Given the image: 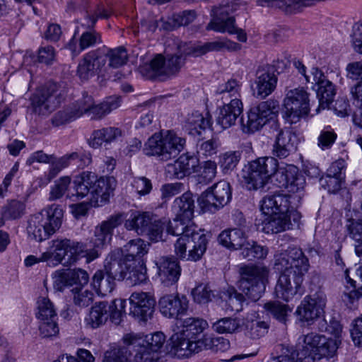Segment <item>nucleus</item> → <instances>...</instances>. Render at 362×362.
<instances>
[{
    "instance_id": "nucleus-1",
    "label": "nucleus",
    "mask_w": 362,
    "mask_h": 362,
    "mask_svg": "<svg viewBox=\"0 0 362 362\" xmlns=\"http://www.w3.org/2000/svg\"><path fill=\"white\" fill-rule=\"evenodd\" d=\"M208 327L206 320L197 317H189L183 320L181 329L172 335L171 353L179 358H187L193 354L204 349L217 351L221 343H225L222 338H211L199 336ZM228 344V341H226Z\"/></svg>"
},
{
    "instance_id": "nucleus-2",
    "label": "nucleus",
    "mask_w": 362,
    "mask_h": 362,
    "mask_svg": "<svg viewBox=\"0 0 362 362\" xmlns=\"http://www.w3.org/2000/svg\"><path fill=\"white\" fill-rule=\"evenodd\" d=\"M168 233L180 236L175 243V253L182 259L197 262L206 252L208 240L205 234L195 232L189 225L190 221L176 217L164 221Z\"/></svg>"
},
{
    "instance_id": "nucleus-3",
    "label": "nucleus",
    "mask_w": 362,
    "mask_h": 362,
    "mask_svg": "<svg viewBox=\"0 0 362 362\" xmlns=\"http://www.w3.org/2000/svg\"><path fill=\"white\" fill-rule=\"evenodd\" d=\"M124 343L134 352L136 362H158L163 356L165 336L163 332L139 337L129 334L124 337Z\"/></svg>"
},
{
    "instance_id": "nucleus-4",
    "label": "nucleus",
    "mask_w": 362,
    "mask_h": 362,
    "mask_svg": "<svg viewBox=\"0 0 362 362\" xmlns=\"http://www.w3.org/2000/svg\"><path fill=\"white\" fill-rule=\"evenodd\" d=\"M63 214L59 205L52 204L41 212L31 216L27 226L28 237L37 242L47 239L60 228Z\"/></svg>"
},
{
    "instance_id": "nucleus-5",
    "label": "nucleus",
    "mask_w": 362,
    "mask_h": 362,
    "mask_svg": "<svg viewBox=\"0 0 362 362\" xmlns=\"http://www.w3.org/2000/svg\"><path fill=\"white\" fill-rule=\"evenodd\" d=\"M185 139L173 130L161 131L154 134L145 144V154L158 157L160 160H168L175 158L184 149Z\"/></svg>"
},
{
    "instance_id": "nucleus-6",
    "label": "nucleus",
    "mask_w": 362,
    "mask_h": 362,
    "mask_svg": "<svg viewBox=\"0 0 362 362\" xmlns=\"http://www.w3.org/2000/svg\"><path fill=\"white\" fill-rule=\"evenodd\" d=\"M279 163L274 157H262L250 162L242 170L243 182L249 190L263 187L268 180H275Z\"/></svg>"
},
{
    "instance_id": "nucleus-7",
    "label": "nucleus",
    "mask_w": 362,
    "mask_h": 362,
    "mask_svg": "<svg viewBox=\"0 0 362 362\" xmlns=\"http://www.w3.org/2000/svg\"><path fill=\"white\" fill-rule=\"evenodd\" d=\"M294 66L304 77L306 83L311 84L313 89H315V86H317L316 92L319 105L316 112L328 108L336 94L334 85L327 79L322 71L317 66L312 67L310 75L307 74L306 67L301 62H295Z\"/></svg>"
},
{
    "instance_id": "nucleus-8",
    "label": "nucleus",
    "mask_w": 362,
    "mask_h": 362,
    "mask_svg": "<svg viewBox=\"0 0 362 362\" xmlns=\"http://www.w3.org/2000/svg\"><path fill=\"white\" fill-rule=\"evenodd\" d=\"M51 252L45 255L49 262L56 267L74 265L85 256V245L69 238H57L49 243Z\"/></svg>"
},
{
    "instance_id": "nucleus-9",
    "label": "nucleus",
    "mask_w": 362,
    "mask_h": 362,
    "mask_svg": "<svg viewBox=\"0 0 362 362\" xmlns=\"http://www.w3.org/2000/svg\"><path fill=\"white\" fill-rule=\"evenodd\" d=\"M275 181L279 187H284L292 200V207H298L305 194V179L293 165L283 164L279 166Z\"/></svg>"
},
{
    "instance_id": "nucleus-10",
    "label": "nucleus",
    "mask_w": 362,
    "mask_h": 362,
    "mask_svg": "<svg viewBox=\"0 0 362 362\" xmlns=\"http://www.w3.org/2000/svg\"><path fill=\"white\" fill-rule=\"evenodd\" d=\"M165 222L150 212L135 211L124 222V227L139 235H146L152 241L162 240Z\"/></svg>"
},
{
    "instance_id": "nucleus-11",
    "label": "nucleus",
    "mask_w": 362,
    "mask_h": 362,
    "mask_svg": "<svg viewBox=\"0 0 362 362\" xmlns=\"http://www.w3.org/2000/svg\"><path fill=\"white\" fill-rule=\"evenodd\" d=\"M269 270L262 266H245L240 269V289L251 300H257L265 290Z\"/></svg>"
},
{
    "instance_id": "nucleus-12",
    "label": "nucleus",
    "mask_w": 362,
    "mask_h": 362,
    "mask_svg": "<svg viewBox=\"0 0 362 362\" xmlns=\"http://www.w3.org/2000/svg\"><path fill=\"white\" fill-rule=\"evenodd\" d=\"M283 106L284 118L291 124H296L309 114V94L303 88L289 90L284 99Z\"/></svg>"
},
{
    "instance_id": "nucleus-13",
    "label": "nucleus",
    "mask_w": 362,
    "mask_h": 362,
    "mask_svg": "<svg viewBox=\"0 0 362 362\" xmlns=\"http://www.w3.org/2000/svg\"><path fill=\"white\" fill-rule=\"evenodd\" d=\"M230 184L224 180L216 183L198 198V204L204 212L214 213L223 208L231 199Z\"/></svg>"
},
{
    "instance_id": "nucleus-14",
    "label": "nucleus",
    "mask_w": 362,
    "mask_h": 362,
    "mask_svg": "<svg viewBox=\"0 0 362 362\" xmlns=\"http://www.w3.org/2000/svg\"><path fill=\"white\" fill-rule=\"evenodd\" d=\"M177 49L185 56L197 57L202 56L209 52H221L228 50L230 52L238 51L241 45L227 39L217 40L205 43L182 42L179 40L175 41Z\"/></svg>"
},
{
    "instance_id": "nucleus-15",
    "label": "nucleus",
    "mask_w": 362,
    "mask_h": 362,
    "mask_svg": "<svg viewBox=\"0 0 362 362\" xmlns=\"http://www.w3.org/2000/svg\"><path fill=\"white\" fill-rule=\"evenodd\" d=\"M279 110V102L269 99L261 102L248 112L247 121L243 126L247 133H253L262 129L269 120L276 117Z\"/></svg>"
},
{
    "instance_id": "nucleus-16",
    "label": "nucleus",
    "mask_w": 362,
    "mask_h": 362,
    "mask_svg": "<svg viewBox=\"0 0 362 362\" xmlns=\"http://www.w3.org/2000/svg\"><path fill=\"white\" fill-rule=\"evenodd\" d=\"M274 259V268L281 274H305L310 266L308 259L302 250L296 247L277 253Z\"/></svg>"
},
{
    "instance_id": "nucleus-17",
    "label": "nucleus",
    "mask_w": 362,
    "mask_h": 362,
    "mask_svg": "<svg viewBox=\"0 0 362 362\" xmlns=\"http://www.w3.org/2000/svg\"><path fill=\"white\" fill-rule=\"evenodd\" d=\"M61 92L56 83H50L37 90L31 99L33 112L39 115H47L61 103Z\"/></svg>"
},
{
    "instance_id": "nucleus-18",
    "label": "nucleus",
    "mask_w": 362,
    "mask_h": 362,
    "mask_svg": "<svg viewBox=\"0 0 362 362\" xmlns=\"http://www.w3.org/2000/svg\"><path fill=\"white\" fill-rule=\"evenodd\" d=\"M326 296L318 292L306 296L298 307L296 313L301 321L311 324L324 312Z\"/></svg>"
},
{
    "instance_id": "nucleus-19",
    "label": "nucleus",
    "mask_w": 362,
    "mask_h": 362,
    "mask_svg": "<svg viewBox=\"0 0 362 362\" xmlns=\"http://www.w3.org/2000/svg\"><path fill=\"white\" fill-rule=\"evenodd\" d=\"M199 169V158L196 156L185 153L181 155L174 163H168L165 172L166 177L170 179H182L198 173Z\"/></svg>"
},
{
    "instance_id": "nucleus-20",
    "label": "nucleus",
    "mask_w": 362,
    "mask_h": 362,
    "mask_svg": "<svg viewBox=\"0 0 362 362\" xmlns=\"http://www.w3.org/2000/svg\"><path fill=\"white\" fill-rule=\"evenodd\" d=\"M130 313L139 321L146 322L151 317L156 300L150 293L134 292L130 296Z\"/></svg>"
},
{
    "instance_id": "nucleus-21",
    "label": "nucleus",
    "mask_w": 362,
    "mask_h": 362,
    "mask_svg": "<svg viewBox=\"0 0 362 362\" xmlns=\"http://www.w3.org/2000/svg\"><path fill=\"white\" fill-rule=\"evenodd\" d=\"M304 275L305 274H296L295 272L293 274L286 272L282 273L274 288L275 296L285 301L292 299L300 292Z\"/></svg>"
},
{
    "instance_id": "nucleus-22",
    "label": "nucleus",
    "mask_w": 362,
    "mask_h": 362,
    "mask_svg": "<svg viewBox=\"0 0 362 362\" xmlns=\"http://www.w3.org/2000/svg\"><path fill=\"white\" fill-rule=\"evenodd\" d=\"M158 307L163 315L168 318H178L185 314L188 309V300L184 296L165 294L158 300Z\"/></svg>"
},
{
    "instance_id": "nucleus-23",
    "label": "nucleus",
    "mask_w": 362,
    "mask_h": 362,
    "mask_svg": "<svg viewBox=\"0 0 362 362\" xmlns=\"http://www.w3.org/2000/svg\"><path fill=\"white\" fill-rule=\"evenodd\" d=\"M156 264L161 284L170 286L177 282L181 274V267L175 258L161 257L156 261Z\"/></svg>"
},
{
    "instance_id": "nucleus-24",
    "label": "nucleus",
    "mask_w": 362,
    "mask_h": 362,
    "mask_svg": "<svg viewBox=\"0 0 362 362\" xmlns=\"http://www.w3.org/2000/svg\"><path fill=\"white\" fill-rule=\"evenodd\" d=\"M276 83L277 77L273 67L265 66L259 68L256 72L255 87L253 88L254 95L257 98H266L274 90Z\"/></svg>"
},
{
    "instance_id": "nucleus-25",
    "label": "nucleus",
    "mask_w": 362,
    "mask_h": 362,
    "mask_svg": "<svg viewBox=\"0 0 362 362\" xmlns=\"http://www.w3.org/2000/svg\"><path fill=\"white\" fill-rule=\"evenodd\" d=\"M115 186L116 181L113 177H97L90 191V205L97 207L105 204L113 193Z\"/></svg>"
},
{
    "instance_id": "nucleus-26",
    "label": "nucleus",
    "mask_w": 362,
    "mask_h": 362,
    "mask_svg": "<svg viewBox=\"0 0 362 362\" xmlns=\"http://www.w3.org/2000/svg\"><path fill=\"white\" fill-rule=\"evenodd\" d=\"M297 135L289 129H281L273 144L272 154L280 159L287 158L296 149Z\"/></svg>"
},
{
    "instance_id": "nucleus-27",
    "label": "nucleus",
    "mask_w": 362,
    "mask_h": 362,
    "mask_svg": "<svg viewBox=\"0 0 362 362\" xmlns=\"http://www.w3.org/2000/svg\"><path fill=\"white\" fill-rule=\"evenodd\" d=\"M150 244L145 240L137 238L129 241L122 248H117L121 251L122 257L128 265L134 267L136 264H142L143 257L149 250Z\"/></svg>"
},
{
    "instance_id": "nucleus-28",
    "label": "nucleus",
    "mask_w": 362,
    "mask_h": 362,
    "mask_svg": "<svg viewBox=\"0 0 362 362\" xmlns=\"http://www.w3.org/2000/svg\"><path fill=\"white\" fill-rule=\"evenodd\" d=\"M123 218V214H114L95 228L93 240L95 247H102L110 242L113 230L122 223Z\"/></svg>"
},
{
    "instance_id": "nucleus-29",
    "label": "nucleus",
    "mask_w": 362,
    "mask_h": 362,
    "mask_svg": "<svg viewBox=\"0 0 362 362\" xmlns=\"http://www.w3.org/2000/svg\"><path fill=\"white\" fill-rule=\"evenodd\" d=\"M131 267L124 259L122 252L116 249L108 255L105 262V274L115 280L124 279Z\"/></svg>"
},
{
    "instance_id": "nucleus-30",
    "label": "nucleus",
    "mask_w": 362,
    "mask_h": 362,
    "mask_svg": "<svg viewBox=\"0 0 362 362\" xmlns=\"http://www.w3.org/2000/svg\"><path fill=\"white\" fill-rule=\"evenodd\" d=\"M291 199L287 194L268 195L261 201L260 209L264 214L287 213L292 207Z\"/></svg>"
},
{
    "instance_id": "nucleus-31",
    "label": "nucleus",
    "mask_w": 362,
    "mask_h": 362,
    "mask_svg": "<svg viewBox=\"0 0 362 362\" xmlns=\"http://www.w3.org/2000/svg\"><path fill=\"white\" fill-rule=\"evenodd\" d=\"M243 105L242 102L234 101L232 103H228L219 109L216 117V123L222 129H228L235 124L238 117L243 112Z\"/></svg>"
},
{
    "instance_id": "nucleus-32",
    "label": "nucleus",
    "mask_w": 362,
    "mask_h": 362,
    "mask_svg": "<svg viewBox=\"0 0 362 362\" xmlns=\"http://www.w3.org/2000/svg\"><path fill=\"white\" fill-rule=\"evenodd\" d=\"M105 64V60L98 57L95 52H90L85 54L79 62L77 69V75L81 81H88L93 77L101 65Z\"/></svg>"
},
{
    "instance_id": "nucleus-33",
    "label": "nucleus",
    "mask_w": 362,
    "mask_h": 362,
    "mask_svg": "<svg viewBox=\"0 0 362 362\" xmlns=\"http://www.w3.org/2000/svg\"><path fill=\"white\" fill-rule=\"evenodd\" d=\"M211 126V117L206 112L201 113L194 111L186 118L185 128L192 136H199Z\"/></svg>"
},
{
    "instance_id": "nucleus-34",
    "label": "nucleus",
    "mask_w": 362,
    "mask_h": 362,
    "mask_svg": "<svg viewBox=\"0 0 362 362\" xmlns=\"http://www.w3.org/2000/svg\"><path fill=\"white\" fill-rule=\"evenodd\" d=\"M247 2L243 0H233L221 4L218 6H214L211 11L212 19L210 22L219 21L226 22L227 18L238 11H243L247 8Z\"/></svg>"
},
{
    "instance_id": "nucleus-35",
    "label": "nucleus",
    "mask_w": 362,
    "mask_h": 362,
    "mask_svg": "<svg viewBox=\"0 0 362 362\" xmlns=\"http://www.w3.org/2000/svg\"><path fill=\"white\" fill-rule=\"evenodd\" d=\"M267 217L262 221V230L266 233H278L291 228L287 213L264 214Z\"/></svg>"
},
{
    "instance_id": "nucleus-36",
    "label": "nucleus",
    "mask_w": 362,
    "mask_h": 362,
    "mask_svg": "<svg viewBox=\"0 0 362 362\" xmlns=\"http://www.w3.org/2000/svg\"><path fill=\"white\" fill-rule=\"evenodd\" d=\"M243 83L240 80L231 78L217 88L216 93L221 96L224 103L234 101H241V90Z\"/></svg>"
},
{
    "instance_id": "nucleus-37",
    "label": "nucleus",
    "mask_w": 362,
    "mask_h": 362,
    "mask_svg": "<svg viewBox=\"0 0 362 362\" xmlns=\"http://www.w3.org/2000/svg\"><path fill=\"white\" fill-rule=\"evenodd\" d=\"M122 136V131L117 127H105L95 130L92 133L88 144L93 148L100 147L103 144H108Z\"/></svg>"
},
{
    "instance_id": "nucleus-38",
    "label": "nucleus",
    "mask_w": 362,
    "mask_h": 362,
    "mask_svg": "<svg viewBox=\"0 0 362 362\" xmlns=\"http://www.w3.org/2000/svg\"><path fill=\"white\" fill-rule=\"evenodd\" d=\"M101 42L100 35L93 30L84 32L81 35L78 45L75 39L72 38L68 44V47L74 56H77L83 50L100 44Z\"/></svg>"
},
{
    "instance_id": "nucleus-39",
    "label": "nucleus",
    "mask_w": 362,
    "mask_h": 362,
    "mask_svg": "<svg viewBox=\"0 0 362 362\" xmlns=\"http://www.w3.org/2000/svg\"><path fill=\"white\" fill-rule=\"evenodd\" d=\"M218 242L223 246L238 250L246 242L245 233L240 228L224 230L218 235Z\"/></svg>"
},
{
    "instance_id": "nucleus-40",
    "label": "nucleus",
    "mask_w": 362,
    "mask_h": 362,
    "mask_svg": "<svg viewBox=\"0 0 362 362\" xmlns=\"http://www.w3.org/2000/svg\"><path fill=\"white\" fill-rule=\"evenodd\" d=\"M194 201L192 194L184 193L181 197L175 199L173 209L177 216L183 220L191 221L193 218Z\"/></svg>"
},
{
    "instance_id": "nucleus-41",
    "label": "nucleus",
    "mask_w": 362,
    "mask_h": 362,
    "mask_svg": "<svg viewBox=\"0 0 362 362\" xmlns=\"http://www.w3.org/2000/svg\"><path fill=\"white\" fill-rule=\"evenodd\" d=\"M107 310L108 303L107 302L103 301L95 303L85 318L86 325L93 329L99 327L109 317Z\"/></svg>"
},
{
    "instance_id": "nucleus-42",
    "label": "nucleus",
    "mask_w": 362,
    "mask_h": 362,
    "mask_svg": "<svg viewBox=\"0 0 362 362\" xmlns=\"http://www.w3.org/2000/svg\"><path fill=\"white\" fill-rule=\"evenodd\" d=\"M88 280V273L83 269H78L57 277L54 284L58 289L62 290L64 287L71 286L73 284H86Z\"/></svg>"
},
{
    "instance_id": "nucleus-43",
    "label": "nucleus",
    "mask_w": 362,
    "mask_h": 362,
    "mask_svg": "<svg viewBox=\"0 0 362 362\" xmlns=\"http://www.w3.org/2000/svg\"><path fill=\"white\" fill-rule=\"evenodd\" d=\"M78 102L82 115L86 114L91 119H100L108 114L103 102L95 105L92 96L88 94L83 95V98Z\"/></svg>"
},
{
    "instance_id": "nucleus-44",
    "label": "nucleus",
    "mask_w": 362,
    "mask_h": 362,
    "mask_svg": "<svg viewBox=\"0 0 362 362\" xmlns=\"http://www.w3.org/2000/svg\"><path fill=\"white\" fill-rule=\"evenodd\" d=\"M97 175L95 173L85 171L77 176L74 181V190L76 197L78 199H83L87 196L92 189V186L96 181Z\"/></svg>"
},
{
    "instance_id": "nucleus-45",
    "label": "nucleus",
    "mask_w": 362,
    "mask_h": 362,
    "mask_svg": "<svg viewBox=\"0 0 362 362\" xmlns=\"http://www.w3.org/2000/svg\"><path fill=\"white\" fill-rule=\"evenodd\" d=\"M235 20L234 17H228L226 18V22L221 23L219 21L210 22L207 25V29L213 30L220 33H228L229 34H236L237 38L242 42L247 41V35L242 30L236 28L235 24Z\"/></svg>"
},
{
    "instance_id": "nucleus-46",
    "label": "nucleus",
    "mask_w": 362,
    "mask_h": 362,
    "mask_svg": "<svg viewBox=\"0 0 362 362\" xmlns=\"http://www.w3.org/2000/svg\"><path fill=\"white\" fill-rule=\"evenodd\" d=\"M325 341V336L316 332L302 334L298 339V349L302 356H310L315 346Z\"/></svg>"
},
{
    "instance_id": "nucleus-47",
    "label": "nucleus",
    "mask_w": 362,
    "mask_h": 362,
    "mask_svg": "<svg viewBox=\"0 0 362 362\" xmlns=\"http://www.w3.org/2000/svg\"><path fill=\"white\" fill-rule=\"evenodd\" d=\"M82 116L78 100L71 106L57 112L52 118V123L56 127L72 122Z\"/></svg>"
},
{
    "instance_id": "nucleus-48",
    "label": "nucleus",
    "mask_w": 362,
    "mask_h": 362,
    "mask_svg": "<svg viewBox=\"0 0 362 362\" xmlns=\"http://www.w3.org/2000/svg\"><path fill=\"white\" fill-rule=\"evenodd\" d=\"M115 279L102 270L97 271L93 276L92 286L98 294L107 296L110 293L115 286Z\"/></svg>"
},
{
    "instance_id": "nucleus-49",
    "label": "nucleus",
    "mask_w": 362,
    "mask_h": 362,
    "mask_svg": "<svg viewBox=\"0 0 362 362\" xmlns=\"http://www.w3.org/2000/svg\"><path fill=\"white\" fill-rule=\"evenodd\" d=\"M25 203L15 199L8 201L1 209V218L5 221L18 219L25 214Z\"/></svg>"
},
{
    "instance_id": "nucleus-50",
    "label": "nucleus",
    "mask_w": 362,
    "mask_h": 362,
    "mask_svg": "<svg viewBox=\"0 0 362 362\" xmlns=\"http://www.w3.org/2000/svg\"><path fill=\"white\" fill-rule=\"evenodd\" d=\"M78 157L76 153H71L64 155L57 161L50 162L52 163L49 173L45 174L43 177L39 178L42 181V185H47L56 175L64 168L71 163V160Z\"/></svg>"
},
{
    "instance_id": "nucleus-51",
    "label": "nucleus",
    "mask_w": 362,
    "mask_h": 362,
    "mask_svg": "<svg viewBox=\"0 0 362 362\" xmlns=\"http://www.w3.org/2000/svg\"><path fill=\"white\" fill-rule=\"evenodd\" d=\"M341 341L339 339H327L325 337V341L315 346L311 356L320 359L322 358H330L334 356L339 348Z\"/></svg>"
},
{
    "instance_id": "nucleus-52",
    "label": "nucleus",
    "mask_w": 362,
    "mask_h": 362,
    "mask_svg": "<svg viewBox=\"0 0 362 362\" xmlns=\"http://www.w3.org/2000/svg\"><path fill=\"white\" fill-rule=\"evenodd\" d=\"M36 317L39 320L58 319L54 305L46 296H40L37 301Z\"/></svg>"
},
{
    "instance_id": "nucleus-53",
    "label": "nucleus",
    "mask_w": 362,
    "mask_h": 362,
    "mask_svg": "<svg viewBox=\"0 0 362 362\" xmlns=\"http://www.w3.org/2000/svg\"><path fill=\"white\" fill-rule=\"evenodd\" d=\"M105 62L108 61L107 66L112 69H117L126 64L128 56L127 50L119 47L115 49H110L105 54Z\"/></svg>"
},
{
    "instance_id": "nucleus-54",
    "label": "nucleus",
    "mask_w": 362,
    "mask_h": 362,
    "mask_svg": "<svg viewBox=\"0 0 362 362\" xmlns=\"http://www.w3.org/2000/svg\"><path fill=\"white\" fill-rule=\"evenodd\" d=\"M241 255L243 258L247 260H253L255 259H263L266 257L268 250L255 242L246 241L244 245L240 248Z\"/></svg>"
},
{
    "instance_id": "nucleus-55",
    "label": "nucleus",
    "mask_w": 362,
    "mask_h": 362,
    "mask_svg": "<svg viewBox=\"0 0 362 362\" xmlns=\"http://www.w3.org/2000/svg\"><path fill=\"white\" fill-rule=\"evenodd\" d=\"M241 153L239 151H230L219 156V165L224 173L234 170L240 161Z\"/></svg>"
},
{
    "instance_id": "nucleus-56",
    "label": "nucleus",
    "mask_w": 362,
    "mask_h": 362,
    "mask_svg": "<svg viewBox=\"0 0 362 362\" xmlns=\"http://www.w3.org/2000/svg\"><path fill=\"white\" fill-rule=\"evenodd\" d=\"M197 173V181L200 184L207 185L211 182L216 174V164L211 160L204 162L199 165Z\"/></svg>"
},
{
    "instance_id": "nucleus-57",
    "label": "nucleus",
    "mask_w": 362,
    "mask_h": 362,
    "mask_svg": "<svg viewBox=\"0 0 362 362\" xmlns=\"http://www.w3.org/2000/svg\"><path fill=\"white\" fill-rule=\"evenodd\" d=\"M268 328L267 323L259 319L247 320L246 334L251 339H259L267 333Z\"/></svg>"
},
{
    "instance_id": "nucleus-58",
    "label": "nucleus",
    "mask_w": 362,
    "mask_h": 362,
    "mask_svg": "<svg viewBox=\"0 0 362 362\" xmlns=\"http://www.w3.org/2000/svg\"><path fill=\"white\" fill-rule=\"evenodd\" d=\"M240 327V322L237 319L224 317L216 321L213 325L214 329L221 334L233 333Z\"/></svg>"
},
{
    "instance_id": "nucleus-59",
    "label": "nucleus",
    "mask_w": 362,
    "mask_h": 362,
    "mask_svg": "<svg viewBox=\"0 0 362 362\" xmlns=\"http://www.w3.org/2000/svg\"><path fill=\"white\" fill-rule=\"evenodd\" d=\"M125 307L126 300L123 299H116L108 304L107 313L113 322L119 324L125 314Z\"/></svg>"
},
{
    "instance_id": "nucleus-60",
    "label": "nucleus",
    "mask_w": 362,
    "mask_h": 362,
    "mask_svg": "<svg viewBox=\"0 0 362 362\" xmlns=\"http://www.w3.org/2000/svg\"><path fill=\"white\" fill-rule=\"evenodd\" d=\"M264 308L280 322H285L288 312L290 310L288 305L279 302H269L264 304Z\"/></svg>"
},
{
    "instance_id": "nucleus-61",
    "label": "nucleus",
    "mask_w": 362,
    "mask_h": 362,
    "mask_svg": "<svg viewBox=\"0 0 362 362\" xmlns=\"http://www.w3.org/2000/svg\"><path fill=\"white\" fill-rule=\"evenodd\" d=\"M133 352L129 346H123L107 352L103 362H129V356Z\"/></svg>"
},
{
    "instance_id": "nucleus-62",
    "label": "nucleus",
    "mask_w": 362,
    "mask_h": 362,
    "mask_svg": "<svg viewBox=\"0 0 362 362\" xmlns=\"http://www.w3.org/2000/svg\"><path fill=\"white\" fill-rule=\"evenodd\" d=\"M71 183V178L68 176L62 177L57 180L49 193V199L56 200L62 198L67 191Z\"/></svg>"
},
{
    "instance_id": "nucleus-63",
    "label": "nucleus",
    "mask_w": 362,
    "mask_h": 362,
    "mask_svg": "<svg viewBox=\"0 0 362 362\" xmlns=\"http://www.w3.org/2000/svg\"><path fill=\"white\" fill-rule=\"evenodd\" d=\"M39 331L42 337L51 338L56 337L59 332L57 319L40 320Z\"/></svg>"
},
{
    "instance_id": "nucleus-64",
    "label": "nucleus",
    "mask_w": 362,
    "mask_h": 362,
    "mask_svg": "<svg viewBox=\"0 0 362 362\" xmlns=\"http://www.w3.org/2000/svg\"><path fill=\"white\" fill-rule=\"evenodd\" d=\"M351 43L354 50L362 54V21L354 24L351 34Z\"/></svg>"
}]
</instances>
